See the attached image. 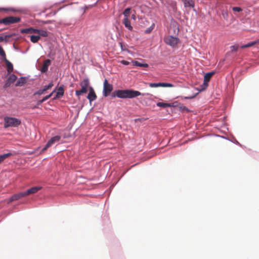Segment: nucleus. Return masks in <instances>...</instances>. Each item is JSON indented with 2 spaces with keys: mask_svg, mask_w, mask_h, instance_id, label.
<instances>
[{
  "mask_svg": "<svg viewBox=\"0 0 259 259\" xmlns=\"http://www.w3.org/2000/svg\"><path fill=\"white\" fill-rule=\"evenodd\" d=\"M0 24H2V20H1V19H0Z\"/></svg>",
  "mask_w": 259,
  "mask_h": 259,
  "instance_id": "c03bdc74",
  "label": "nucleus"
},
{
  "mask_svg": "<svg viewBox=\"0 0 259 259\" xmlns=\"http://www.w3.org/2000/svg\"><path fill=\"white\" fill-rule=\"evenodd\" d=\"M113 90V85L110 84L107 79H105L103 83V96L105 97L108 96Z\"/></svg>",
  "mask_w": 259,
  "mask_h": 259,
  "instance_id": "423d86ee",
  "label": "nucleus"
},
{
  "mask_svg": "<svg viewBox=\"0 0 259 259\" xmlns=\"http://www.w3.org/2000/svg\"><path fill=\"white\" fill-rule=\"evenodd\" d=\"M4 12L7 14H9L11 12L15 13L19 12V10L13 8H0V12Z\"/></svg>",
  "mask_w": 259,
  "mask_h": 259,
  "instance_id": "a211bd4d",
  "label": "nucleus"
},
{
  "mask_svg": "<svg viewBox=\"0 0 259 259\" xmlns=\"http://www.w3.org/2000/svg\"><path fill=\"white\" fill-rule=\"evenodd\" d=\"M4 61L6 64L8 74H10L13 71V65L7 59H5Z\"/></svg>",
  "mask_w": 259,
  "mask_h": 259,
  "instance_id": "4468645a",
  "label": "nucleus"
},
{
  "mask_svg": "<svg viewBox=\"0 0 259 259\" xmlns=\"http://www.w3.org/2000/svg\"><path fill=\"white\" fill-rule=\"evenodd\" d=\"M37 34H38V36H40V37H47L48 36V31L42 29H37Z\"/></svg>",
  "mask_w": 259,
  "mask_h": 259,
  "instance_id": "393cba45",
  "label": "nucleus"
},
{
  "mask_svg": "<svg viewBox=\"0 0 259 259\" xmlns=\"http://www.w3.org/2000/svg\"><path fill=\"white\" fill-rule=\"evenodd\" d=\"M4 120L5 128L18 127L21 123V120L15 117L6 116L4 117Z\"/></svg>",
  "mask_w": 259,
  "mask_h": 259,
  "instance_id": "f03ea898",
  "label": "nucleus"
},
{
  "mask_svg": "<svg viewBox=\"0 0 259 259\" xmlns=\"http://www.w3.org/2000/svg\"><path fill=\"white\" fill-rule=\"evenodd\" d=\"M79 84L81 88V90L75 91V95L79 100L80 99V96L87 93L88 89H89V80L88 78H85L80 82Z\"/></svg>",
  "mask_w": 259,
  "mask_h": 259,
  "instance_id": "7ed1b4c3",
  "label": "nucleus"
},
{
  "mask_svg": "<svg viewBox=\"0 0 259 259\" xmlns=\"http://www.w3.org/2000/svg\"><path fill=\"white\" fill-rule=\"evenodd\" d=\"M132 18H133V19H135V16L134 15H132Z\"/></svg>",
  "mask_w": 259,
  "mask_h": 259,
  "instance_id": "37998d69",
  "label": "nucleus"
},
{
  "mask_svg": "<svg viewBox=\"0 0 259 259\" xmlns=\"http://www.w3.org/2000/svg\"><path fill=\"white\" fill-rule=\"evenodd\" d=\"M121 63L123 64V65H127L130 64V63L127 61H125V60H122L121 61Z\"/></svg>",
  "mask_w": 259,
  "mask_h": 259,
  "instance_id": "c9c22d12",
  "label": "nucleus"
},
{
  "mask_svg": "<svg viewBox=\"0 0 259 259\" xmlns=\"http://www.w3.org/2000/svg\"><path fill=\"white\" fill-rule=\"evenodd\" d=\"M46 23H49V21H47L46 22Z\"/></svg>",
  "mask_w": 259,
  "mask_h": 259,
  "instance_id": "a18cd8bd",
  "label": "nucleus"
},
{
  "mask_svg": "<svg viewBox=\"0 0 259 259\" xmlns=\"http://www.w3.org/2000/svg\"><path fill=\"white\" fill-rule=\"evenodd\" d=\"M214 72H209L205 74L204 76L203 85L205 88L208 86V82L209 81L211 77L214 74Z\"/></svg>",
  "mask_w": 259,
  "mask_h": 259,
  "instance_id": "ddd939ff",
  "label": "nucleus"
},
{
  "mask_svg": "<svg viewBox=\"0 0 259 259\" xmlns=\"http://www.w3.org/2000/svg\"><path fill=\"white\" fill-rule=\"evenodd\" d=\"M64 95V88L63 86H60L58 89V91L56 93V96L53 98L54 100L56 99L57 98H60L63 96Z\"/></svg>",
  "mask_w": 259,
  "mask_h": 259,
  "instance_id": "6ab92c4d",
  "label": "nucleus"
},
{
  "mask_svg": "<svg viewBox=\"0 0 259 259\" xmlns=\"http://www.w3.org/2000/svg\"><path fill=\"white\" fill-rule=\"evenodd\" d=\"M15 35V33L9 34V35H6L5 36H3L4 41L5 40L6 42H7L9 40V39L11 37L14 36Z\"/></svg>",
  "mask_w": 259,
  "mask_h": 259,
  "instance_id": "7c9ffc66",
  "label": "nucleus"
},
{
  "mask_svg": "<svg viewBox=\"0 0 259 259\" xmlns=\"http://www.w3.org/2000/svg\"><path fill=\"white\" fill-rule=\"evenodd\" d=\"M164 42L172 48L177 46V44L179 42V39L177 37H174L171 35H168L164 38Z\"/></svg>",
  "mask_w": 259,
  "mask_h": 259,
  "instance_id": "39448f33",
  "label": "nucleus"
},
{
  "mask_svg": "<svg viewBox=\"0 0 259 259\" xmlns=\"http://www.w3.org/2000/svg\"><path fill=\"white\" fill-rule=\"evenodd\" d=\"M131 9L130 8H126L124 11V12H123V14L124 17V18H128V17L130 16V13H131Z\"/></svg>",
  "mask_w": 259,
  "mask_h": 259,
  "instance_id": "cd10ccee",
  "label": "nucleus"
},
{
  "mask_svg": "<svg viewBox=\"0 0 259 259\" xmlns=\"http://www.w3.org/2000/svg\"><path fill=\"white\" fill-rule=\"evenodd\" d=\"M232 10L234 12H240L242 11V9L240 8L236 7H233Z\"/></svg>",
  "mask_w": 259,
  "mask_h": 259,
  "instance_id": "72a5a7b5",
  "label": "nucleus"
},
{
  "mask_svg": "<svg viewBox=\"0 0 259 259\" xmlns=\"http://www.w3.org/2000/svg\"><path fill=\"white\" fill-rule=\"evenodd\" d=\"M173 104L171 103H165L162 102H158L156 104V105L162 108H166V107H170L173 106Z\"/></svg>",
  "mask_w": 259,
  "mask_h": 259,
  "instance_id": "5701e85b",
  "label": "nucleus"
},
{
  "mask_svg": "<svg viewBox=\"0 0 259 259\" xmlns=\"http://www.w3.org/2000/svg\"><path fill=\"white\" fill-rule=\"evenodd\" d=\"M179 108H180V110H181V111H188V109L186 107V106L182 105L180 106Z\"/></svg>",
  "mask_w": 259,
  "mask_h": 259,
  "instance_id": "f704fd0d",
  "label": "nucleus"
},
{
  "mask_svg": "<svg viewBox=\"0 0 259 259\" xmlns=\"http://www.w3.org/2000/svg\"><path fill=\"white\" fill-rule=\"evenodd\" d=\"M40 39V36L38 35H31L30 40L33 43L37 42Z\"/></svg>",
  "mask_w": 259,
  "mask_h": 259,
  "instance_id": "bb28decb",
  "label": "nucleus"
},
{
  "mask_svg": "<svg viewBox=\"0 0 259 259\" xmlns=\"http://www.w3.org/2000/svg\"><path fill=\"white\" fill-rule=\"evenodd\" d=\"M87 98L90 102L95 100L97 99V96L95 91L94 89L91 87H89V93L87 96Z\"/></svg>",
  "mask_w": 259,
  "mask_h": 259,
  "instance_id": "9b49d317",
  "label": "nucleus"
},
{
  "mask_svg": "<svg viewBox=\"0 0 259 259\" xmlns=\"http://www.w3.org/2000/svg\"><path fill=\"white\" fill-rule=\"evenodd\" d=\"M61 139V136H56L52 138L48 142L47 144L45 145L44 148L41 150V152H44L48 148L50 147L51 146H52L53 144L56 143V142H59Z\"/></svg>",
  "mask_w": 259,
  "mask_h": 259,
  "instance_id": "0eeeda50",
  "label": "nucleus"
},
{
  "mask_svg": "<svg viewBox=\"0 0 259 259\" xmlns=\"http://www.w3.org/2000/svg\"><path fill=\"white\" fill-rule=\"evenodd\" d=\"M123 23L124 24L125 27L128 30H132L133 29V27L131 25V22L128 18H124L123 20Z\"/></svg>",
  "mask_w": 259,
  "mask_h": 259,
  "instance_id": "412c9836",
  "label": "nucleus"
},
{
  "mask_svg": "<svg viewBox=\"0 0 259 259\" xmlns=\"http://www.w3.org/2000/svg\"><path fill=\"white\" fill-rule=\"evenodd\" d=\"M149 85L151 88L157 87H174V85L170 83L158 82V83H150Z\"/></svg>",
  "mask_w": 259,
  "mask_h": 259,
  "instance_id": "1a4fd4ad",
  "label": "nucleus"
},
{
  "mask_svg": "<svg viewBox=\"0 0 259 259\" xmlns=\"http://www.w3.org/2000/svg\"><path fill=\"white\" fill-rule=\"evenodd\" d=\"M258 43H259V39L255 40V41L250 42L249 43H248L246 45H243V46H241L240 48L241 49L249 48V47H252V46H254V45H256Z\"/></svg>",
  "mask_w": 259,
  "mask_h": 259,
  "instance_id": "4be33fe9",
  "label": "nucleus"
},
{
  "mask_svg": "<svg viewBox=\"0 0 259 259\" xmlns=\"http://www.w3.org/2000/svg\"><path fill=\"white\" fill-rule=\"evenodd\" d=\"M48 99V97H47V96H45V97H44L41 100H42V101L43 102H45V101H46V100H47Z\"/></svg>",
  "mask_w": 259,
  "mask_h": 259,
  "instance_id": "4c0bfd02",
  "label": "nucleus"
},
{
  "mask_svg": "<svg viewBox=\"0 0 259 259\" xmlns=\"http://www.w3.org/2000/svg\"><path fill=\"white\" fill-rule=\"evenodd\" d=\"M4 41L3 36H0V42Z\"/></svg>",
  "mask_w": 259,
  "mask_h": 259,
  "instance_id": "a19ab883",
  "label": "nucleus"
},
{
  "mask_svg": "<svg viewBox=\"0 0 259 259\" xmlns=\"http://www.w3.org/2000/svg\"><path fill=\"white\" fill-rule=\"evenodd\" d=\"M44 102L42 101V100H40L37 102L38 105H39L41 103H42Z\"/></svg>",
  "mask_w": 259,
  "mask_h": 259,
  "instance_id": "58836bf2",
  "label": "nucleus"
},
{
  "mask_svg": "<svg viewBox=\"0 0 259 259\" xmlns=\"http://www.w3.org/2000/svg\"><path fill=\"white\" fill-rule=\"evenodd\" d=\"M185 7H194V2L193 0H182Z\"/></svg>",
  "mask_w": 259,
  "mask_h": 259,
  "instance_id": "aec40b11",
  "label": "nucleus"
},
{
  "mask_svg": "<svg viewBox=\"0 0 259 259\" xmlns=\"http://www.w3.org/2000/svg\"><path fill=\"white\" fill-rule=\"evenodd\" d=\"M26 82V80L24 77H20L16 82L15 86L21 87Z\"/></svg>",
  "mask_w": 259,
  "mask_h": 259,
  "instance_id": "b1692460",
  "label": "nucleus"
},
{
  "mask_svg": "<svg viewBox=\"0 0 259 259\" xmlns=\"http://www.w3.org/2000/svg\"><path fill=\"white\" fill-rule=\"evenodd\" d=\"M232 52H236L238 49V46H232L231 47Z\"/></svg>",
  "mask_w": 259,
  "mask_h": 259,
  "instance_id": "473e14b6",
  "label": "nucleus"
},
{
  "mask_svg": "<svg viewBox=\"0 0 259 259\" xmlns=\"http://www.w3.org/2000/svg\"><path fill=\"white\" fill-rule=\"evenodd\" d=\"M44 102L42 101V100H40L37 102L38 105H39L41 103H42Z\"/></svg>",
  "mask_w": 259,
  "mask_h": 259,
  "instance_id": "ea45409f",
  "label": "nucleus"
},
{
  "mask_svg": "<svg viewBox=\"0 0 259 259\" xmlns=\"http://www.w3.org/2000/svg\"><path fill=\"white\" fill-rule=\"evenodd\" d=\"M42 189L41 187H33L24 192L25 196L30 194H34Z\"/></svg>",
  "mask_w": 259,
  "mask_h": 259,
  "instance_id": "f8f14e48",
  "label": "nucleus"
},
{
  "mask_svg": "<svg viewBox=\"0 0 259 259\" xmlns=\"http://www.w3.org/2000/svg\"><path fill=\"white\" fill-rule=\"evenodd\" d=\"M2 24L5 25H9L20 22L21 18L19 17L8 16L1 19Z\"/></svg>",
  "mask_w": 259,
  "mask_h": 259,
  "instance_id": "20e7f679",
  "label": "nucleus"
},
{
  "mask_svg": "<svg viewBox=\"0 0 259 259\" xmlns=\"http://www.w3.org/2000/svg\"><path fill=\"white\" fill-rule=\"evenodd\" d=\"M193 98V97H185V99H192V98Z\"/></svg>",
  "mask_w": 259,
  "mask_h": 259,
  "instance_id": "79ce46f5",
  "label": "nucleus"
},
{
  "mask_svg": "<svg viewBox=\"0 0 259 259\" xmlns=\"http://www.w3.org/2000/svg\"><path fill=\"white\" fill-rule=\"evenodd\" d=\"M11 155H12V154L11 153H8L0 155V163L2 162H3L5 159H6L7 158L11 156Z\"/></svg>",
  "mask_w": 259,
  "mask_h": 259,
  "instance_id": "a878e982",
  "label": "nucleus"
},
{
  "mask_svg": "<svg viewBox=\"0 0 259 259\" xmlns=\"http://www.w3.org/2000/svg\"><path fill=\"white\" fill-rule=\"evenodd\" d=\"M0 55L2 57L3 60L7 59L5 52L1 46H0Z\"/></svg>",
  "mask_w": 259,
  "mask_h": 259,
  "instance_id": "c85d7f7f",
  "label": "nucleus"
},
{
  "mask_svg": "<svg viewBox=\"0 0 259 259\" xmlns=\"http://www.w3.org/2000/svg\"><path fill=\"white\" fill-rule=\"evenodd\" d=\"M141 95L142 94L138 91L118 90L113 92L111 94V96L113 98L117 97L119 98H133Z\"/></svg>",
  "mask_w": 259,
  "mask_h": 259,
  "instance_id": "f257e3e1",
  "label": "nucleus"
},
{
  "mask_svg": "<svg viewBox=\"0 0 259 259\" xmlns=\"http://www.w3.org/2000/svg\"><path fill=\"white\" fill-rule=\"evenodd\" d=\"M134 64L136 66H140V67H147L148 66V65L147 64H142V63H141L138 61H135L134 62Z\"/></svg>",
  "mask_w": 259,
  "mask_h": 259,
  "instance_id": "c756f323",
  "label": "nucleus"
},
{
  "mask_svg": "<svg viewBox=\"0 0 259 259\" xmlns=\"http://www.w3.org/2000/svg\"><path fill=\"white\" fill-rule=\"evenodd\" d=\"M55 92V91H54L53 92H52L50 94H49V95L47 96V97H48V99H49L50 98H51L53 94H54V93Z\"/></svg>",
  "mask_w": 259,
  "mask_h": 259,
  "instance_id": "e433bc0d",
  "label": "nucleus"
},
{
  "mask_svg": "<svg viewBox=\"0 0 259 259\" xmlns=\"http://www.w3.org/2000/svg\"><path fill=\"white\" fill-rule=\"evenodd\" d=\"M119 44L122 51H125L127 50L126 47L122 42H119Z\"/></svg>",
  "mask_w": 259,
  "mask_h": 259,
  "instance_id": "2f4dec72",
  "label": "nucleus"
},
{
  "mask_svg": "<svg viewBox=\"0 0 259 259\" xmlns=\"http://www.w3.org/2000/svg\"><path fill=\"white\" fill-rule=\"evenodd\" d=\"M51 63V62L50 59H47L44 61L43 65L41 68V72L45 73L48 71V67L50 65Z\"/></svg>",
  "mask_w": 259,
  "mask_h": 259,
  "instance_id": "2eb2a0df",
  "label": "nucleus"
},
{
  "mask_svg": "<svg viewBox=\"0 0 259 259\" xmlns=\"http://www.w3.org/2000/svg\"><path fill=\"white\" fill-rule=\"evenodd\" d=\"M21 33H37V29H34L32 27L22 29L20 30Z\"/></svg>",
  "mask_w": 259,
  "mask_h": 259,
  "instance_id": "f3484780",
  "label": "nucleus"
},
{
  "mask_svg": "<svg viewBox=\"0 0 259 259\" xmlns=\"http://www.w3.org/2000/svg\"><path fill=\"white\" fill-rule=\"evenodd\" d=\"M53 83L52 82H51L50 83H49L48 85H45V87H44L42 89L37 91L36 93H34V95H40L44 94L47 90L51 89L53 87Z\"/></svg>",
  "mask_w": 259,
  "mask_h": 259,
  "instance_id": "9d476101",
  "label": "nucleus"
},
{
  "mask_svg": "<svg viewBox=\"0 0 259 259\" xmlns=\"http://www.w3.org/2000/svg\"><path fill=\"white\" fill-rule=\"evenodd\" d=\"M24 196H25V194L24 193V192H21V193H19L18 194H14L13 196H12L10 198V201L12 202V201H15V200H18L20 198L24 197Z\"/></svg>",
  "mask_w": 259,
  "mask_h": 259,
  "instance_id": "dca6fc26",
  "label": "nucleus"
},
{
  "mask_svg": "<svg viewBox=\"0 0 259 259\" xmlns=\"http://www.w3.org/2000/svg\"><path fill=\"white\" fill-rule=\"evenodd\" d=\"M17 77L14 74H10L9 77L7 79L4 85V88L6 89L9 87L12 83H13L17 79Z\"/></svg>",
  "mask_w": 259,
  "mask_h": 259,
  "instance_id": "6e6552de",
  "label": "nucleus"
}]
</instances>
